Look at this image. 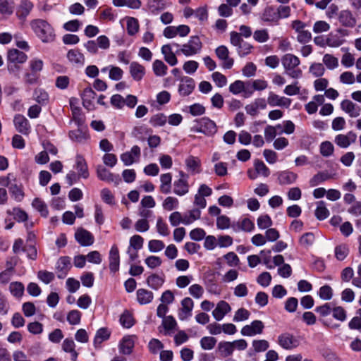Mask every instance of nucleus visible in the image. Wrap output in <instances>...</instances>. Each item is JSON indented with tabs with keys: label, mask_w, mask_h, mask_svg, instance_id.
Segmentation results:
<instances>
[{
	"label": "nucleus",
	"mask_w": 361,
	"mask_h": 361,
	"mask_svg": "<svg viewBox=\"0 0 361 361\" xmlns=\"http://www.w3.org/2000/svg\"><path fill=\"white\" fill-rule=\"evenodd\" d=\"M31 29L36 36L44 43L54 41L56 35L53 27L45 20L34 19L30 23Z\"/></svg>",
	"instance_id": "obj_1"
},
{
	"label": "nucleus",
	"mask_w": 361,
	"mask_h": 361,
	"mask_svg": "<svg viewBox=\"0 0 361 361\" xmlns=\"http://www.w3.org/2000/svg\"><path fill=\"white\" fill-rule=\"evenodd\" d=\"M281 63L284 68L285 73L292 78H299L302 76V71L298 68L300 63L298 57L292 54H286L281 59Z\"/></svg>",
	"instance_id": "obj_2"
},
{
	"label": "nucleus",
	"mask_w": 361,
	"mask_h": 361,
	"mask_svg": "<svg viewBox=\"0 0 361 361\" xmlns=\"http://www.w3.org/2000/svg\"><path fill=\"white\" fill-rule=\"evenodd\" d=\"M247 347V343L244 339L235 340L232 342L221 341L218 343L217 350L222 357L231 356L235 349L244 350Z\"/></svg>",
	"instance_id": "obj_3"
},
{
	"label": "nucleus",
	"mask_w": 361,
	"mask_h": 361,
	"mask_svg": "<svg viewBox=\"0 0 361 361\" xmlns=\"http://www.w3.org/2000/svg\"><path fill=\"white\" fill-rule=\"evenodd\" d=\"M202 48V43L197 35L191 36L188 42L181 46L178 52L182 53L185 56H190L199 54Z\"/></svg>",
	"instance_id": "obj_4"
},
{
	"label": "nucleus",
	"mask_w": 361,
	"mask_h": 361,
	"mask_svg": "<svg viewBox=\"0 0 361 361\" xmlns=\"http://www.w3.org/2000/svg\"><path fill=\"white\" fill-rule=\"evenodd\" d=\"M337 33L330 32L326 37L327 46L332 48H337L343 44L345 40L342 37L349 35V31L345 29L338 28Z\"/></svg>",
	"instance_id": "obj_5"
},
{
	"label": "nucleus",
	"mask_w": 361,
	"mask_h": 361,
	"mask_svg": "<svg viewBox=\"0 0 361 361\" xmlns=\"http://www.w3.org/2000/svg\"><path fill=\"white\" fill-rule=\"evenodd\" d=\"M277 342L281 348L286 350H292L300 344L298 338L288 332L280 334L278 336Z\"/></svg>",
	"instance_id": "obj_6"
},
{
	"label": "nucleus",
	"mask_w": 361,
	"mask_h": 361,
	"mask_svg": "<svg viewBox=\"0 0 361 361\" xmlns=\"http://www.w3.org/2000/svg\"><path fill=\"white\" fill-rule=\"evenodd\" d=\"M264 328V323L260 320H255L250 324L244 326L240 331V334L244 336H254L261 334Z\"/></svg>",
	"instance_id": "obj_7"
},
{
	"label": "nucleus",
	"mask_w": 361,
	"mask_h": 361,
	"mask_svg": "<svg viewBox=\"0 0 361 361\" xmlns=\"http://www.w3.org/2000/svg\"><path fill=\"white\" fill-rule=\"evenodd\" d=\"M357 135L353 131H349L346 134H338L334 137V142L341 148H348L356 141Z\"/></svg>",
	"instance_id": "obj_8"
},
{
	"label": "nucleus",
	"mask_w": 361,
	"mask_h": 361,
	"mask_svg": "<svg viewBox=\"0 0 361 361\" xmlns=\"http://www.w3.org/2000/svg\"><path fill=\"white\" fill-rule=\"evenodd\" d=\"M215 54L219 60L222 61V67L225 69H230L232 68L234 61L232 58L229 57V50L224 46L221 45L216 48Z\"/></svg>",
	"instance_id": "obj_9"
},
{
	"label": "nucleus",
	"mask_w": 361,
	"mask_h": 361,
	"mask_svg": "<svg viewBox=\"0 0 361 361\" xmlns=\"http://www.w3.org/2000/svg\"><path fill=\"white\" fill-rule=\"evenodd\" d=\"M181 307L178 310V317L181 321L187 320L191 315L194 307L193 300L189 298H183L180 302Z\"/></svg>",
	"instance_id": "obj_10"
},
{
	"label": "nucleus",
	"mask_w": 361,
	"mask_h": 361,
	"mask_svg": "<svg viewBox=\"0 0 361 361\" xmlns=\"http://www.w3.org/2000/svg\"><path fill=\"white\" fill-rule=\"evenodd\" d=\"M97 177L107 183H113L118 185L121 182V178L118 174H114L102 166H98L97 168Z\"/></svg>",
	"instance_id": "obj_11"
},
{
	"label": "nucleus",
	"mask_w": 361,
	"mask_h": 361,
	"mask_svg": "<svg viewBox=\"0 0 361 361\" xmlns=\"http://www.w3.org/2000/svg\"><path fill=\"white\" fill-rule=\"evenodd\" d=\"M34 5L30 0H20V4L17 6L16 15L17 18L22 22H25L27 17L30 15L33 9Z\"/></svg>",
	"instance_id": "obj_12"
},
{
	"label": "nucleus",
	"mask_w": 361,
	"mask_h": 361,
	"mask_svg": "<svg viewBox=\"0 0 361 361\" xmlns=\"http://www.w3.org/2000/svg\"><path fill=\"white\" fill-rule=\"evenodd\" d=\"M140 154V148L137 145H134L130 151L124 152L121 155V159L125 166H130L139 160Z\"/></svg>",
	"instance_id": "obj_13"
},
{
	"label": "nucleus",
	"mask_w": 361,
	"mask_h": 361,
	"mask_svg": "<svg viewBox=\"0 0 361 361\" xmlns=\"http://www.w3.org/2000/svg\"><path fill=\"white\" fill-rule=\"evenodd\" d=\"M266 108L267 102L264 98L255 99L245 106L246 113L252 116H257L260 109H265Z\"/></svg>",
	"instance_id": "obj_14"
},
{
	"label": "nucleus",
	"mask_w": 361,
	"mask_h": 361,
	"mask_svg": "<svg viewBox=\"0 0 361 361\" xmlns=\"http://www.w3.org/2000/svg\"><path fill=\"white\" fill-rule=\"evenodd\" d=\"M267 103L271 106H281L288 108L291 104V99L285 97L279 96L274 92H269Z\"/></svg>",
	"instance_id": "obj_15"
},
{
	"label": "nucleus",
	"mask_w": 361,
	"mask_h": 361,
	"mask_svg": "<svg viewBox=\"0 0 361 361\" xmlns=\"http://www.w3.org/2000/svg\"><path fill=\"white\" fill-rule=\"evenodd\" d=\"M76 240L82 246H90L94 243V236L88 231L80 228L75 233Z\"/></svg>",
	"instance_id": "obj_16"
},
{
	"label": "nucleus",
	"mask_w": 361,
	"mask_h": 361,
	"mask_svg": "<svg viewBox=\"0 0 361 361\" xmlns=\"http://www.w3.org/2000/svg\"><path fill=\"white\" fill-rule=\"evenodd\" d=\"M71 268V259L69 257H61L56 262L58 278L63 279Z\"/></svg>",
	"instance_id": "obj_17"
},
{
	"label": "nucleus",
	"mask_w": 361,
	"mask_h": 361,
	"mask_svg": "<svg viewBox=\"0 0 361 361\" xmlns=\"http://www.w3.org/2000/svg\"><path fill=\"white\" fill-rule=\"evenodd\" d=\"M341 109L352 118L358 117L361 112V108L348 99L341 102Z\"/></svg>",
	"instance_id": "obj_18"
},
{
	"label": "nucleus",
	"mask_w": 361,
	"mask_h": 361,
	"mask_svg": "<svg viewBox=\"0 0 361 361\" xmlns=\"http://www.w3.org/2000/svg\"><path fill=\"white\" fill-rule=\"evenodd\" d=\"M231 310V307L230 305L224 300H221L217 303L216 307L212 311V315L216 321H221Z\"/></svg>",
	"instance_id": "obj_19"
},
{
	"label": "nucleus",
	"mask_w": 361,
	"mask_h": 361,
	"mask_svg": "<svg viewBox=\"0 0 361 361\" xmlns=\"http://www.w3.org/2000/svg\"><path fill=\"white\" fill-rule=\"evenodd\" d=\"M338 20L340 23L348 27H354L357 23L355 17L349 10H343L338 14Z\"/></svg>",
	"instance_id": "obj_20"
},
{
	"label": "nucleus",
	"mask_w": 361,
	"mask_h": 361,
	"mask_svg": "<svg viewBox=\"0 0 361 361\" xmlns=\"http://www.w3.org/2000/svg\"><path fill=\"white\" fill-rule=\"evenodd\" d=\"M198 123L202 126V133L207 136H212L217 131L216 123L207 117L200 118Z\"/></svg>",
	"instance_id": "obj_21"
},
{
	"label": "nucleus",
	"mask_w": 361,
	"mask_h": 361,
	"mask_svg": "<svg viewBox=\"0 0 361 361\" xmlns=\"http://www.w3.org/2000/svg\"><path fill=\"white\" fill-rule=\"evenodd\" d=\"M67 59L71 63L78 67L82 66L85 61V56L77 49L69 50L67 53Z\"/></svg>",
	"instance_id": "obj_22"
},
{
	"label": "nucleus",
	"mask_w": 361,
	"mask_h": 361,
	"mask_svg": "<svg viewBox=\"0 0 361 361\" xmlns=\"http://www.w3.org/2000/svg\"><path fill=\"white\" fill-rule=\"evenodd\" d=\"M109 260L110 271L114 273L118 271L120 257L118 247L116 245H114L109 251Z\"/></svg>",
	"instance_id": "obj_23"
},
{
	"label": "nucleus",
	"mask_w": 361,
	"mask_h": 361,
	"mask_svg": "<svg viewBox=\"0 0 361 361\" xmlns=\"http://www.w3.org/2000/svg\"><path fill=\"white\" fill-rule=\"evenodd\" d=\"M195 88V81L192 78L183 77L180 80L178 92L182 96L189 95Z\"/></svg>",
	"instance_id": "obj_24"
},
{
	"label": "nucleus",
	"mask_w": 361,
	"mask_h": 361,
	"mask_svg": "<svg viewBox=\"0 0 361 361\" xmlns=\"http://www.w3.org/2000/svg\"><path fill=\"white\" fill-rule=\"evenodd\" d=\"M185 164L188 171L191 174L201 172V161L198 157L189 156L185 159Z\"/></svg>",
	"instance_id": "obj_25"
},
{
	"label": "nucleus",
	"mask_w": 361,
	"mask_h": 361,
	"mask_svg": "<svg viewBox=\"0 0 361 361\" xmlns=\"http://www.w3.org/2000/svg\"><path fill=\"white\" fill-rule=\"evenodd\" d=\"M75 169L77 170V173L82 178H87L89 177L88 167L84 157L78 154L75 157Z\"/></svg>",
	"instance_id": "obj_26"
},
{
	"label": "nucleus",
	"mask_w": 361,
	"mask_h": 361,
	"mask_svg": "<svg viewBox=\"0 0 361 361\" xmlns=\"http://www.w3.org/2000/svg\"><path fill=\"white\" fill-rule=\"evenodd\" d=\"M27 55L18 49H11L8 53V61L10 63H23L27 61Z\"/></svg>",
	"instance_id": "obj_27"
},
{
	"label": "nucleus",
	"mask_w": 361,
	"mask_h": 361,
	"mask_svg": "<svg viewBox=\"0 0 361 361\" xmlns=\"http://www.w3.org/2000/svg\"><path fill=\"white\" fill-rule=\"evenodd\" d=\"M324 101V95L316 94L313 97L312 101L305 105V109L309 114H313L317 112L318 106L323 104Z\"/></svg>",
	"instance_id": "obj_28"
},
{
	"label": "nucleus",
	"mask_w": 361,
	"mask_h": 361,
	"mask_svg": "<svg viewBox=\"0 0 361 361\" xmlns=\"http://www.w3.org/2000/svg\"><path fill=\"white\" fill-rule=\"evenodd\" d=\"M96 93L91 87L85 88L82 94V104L85 108L88 110L93 109V101L95 98Z\"/></svg>",
	"instance_id": "obj_29"
},
{
	"label": "nucleus",
	"mask_w": 361,
	"mask_h": 361,
	"mask_svg": "<svg viewBox=\"0 0 361 361\" xmlns=\"http://www.w3.org/2000/svg\"><path fill=\"white\" fill-rule=\"evenodd\" d=\"M15 10L13 0H0V19L11 16Z\"/></svg>",
	"instance_id": "obj_30"
},
{
	"label": "nucleus",
	"mask_w": 361,
	"mask_h": 361,
	"mask_svg": "<svg viewBox=\"0 0 361 361\" xmlns=\"http://www.w3.org/2000/svg\"><path fill=\"white\" fill-rule=\"evenodd\" d=\"M129 71L132 78L136 81L141 80L145 74V67L137 62L130 63Z\"/></svg>",
	"instance_id": "obj_31"
},
{
	"label": "nucleus",
	"mask_w": 361,
	"mask_h": 361,
	"mask_svg": "<svg viewBox=\"0 0 361 361\" xmlns=\"http://www.w3.org/2000/svg\"><path fill=\"white\" fill-rule=\"evenodd\" d=\"M261 20L268 23H278L279 16H277L276 8L273 6H267L263 11Z\"/></svg>",
	"instance_id": "obj_32"
},
{
	"label": "nucleus",
	"mask_w": 361,
	"mask_h": 361,
	"mask_svg": "<svg viewBox=\"0 0 361 361\" xmlns=\"http://www.w3.org/2000/svg\"><path fill=\"white\" fill-rule=\"evenodd\" d=\"M14 124L16 129L24 135H27L30 132V126L28 121L23 116L18 115L14 118Z\"/></svg>",
	"instance_id": "obj_33"
},
{
	"label": "nucleus",
	"mask_w": 361,
	"mask_h": 361,
	"mask_svg": "<svg viewBox=\"0 0 361 361\" xmlns=\"http://www.w3.org/2000/svg\"><path fill=\"white\" fill-rule=\"evenodd\" d=\"M137 302L140 305H146L150 303L153 298V293L144 288H140L136 292Z\"/></svg>",
	"instance_id": "obj_34"
},
{
	"label": "nucleus",
	"mask_w": 361,
	"mask_h": 361,
	"mask_svg": "<svg viewBox=\"0 0 361 361\" xmlns=\"http://www.w3.org/2000/svg\"><path fill=\"white\" fill-rule=\"evenodd\" d=\"M189 191V185L188 180L178 179L173 182V192L178 195L183 196L187 194Z\"/></svg>",
	"instance_id": "obj_35"
},
{
	"label": "nucleus",
	"mask_w": 361,
	"mask_h": 361,
	"mask_svg": "<svg viewBox=\"0 0 361 361\" xmlns=\"http://www.w3.org/2000/svg\"><path fill=\"white\" fill-rule=\"evenodd\" d=\"M170 4H171L166 0H149L147 3V8L150 12L157 13L168 7Z\"/></svg>",
	"instance_id": "obj_36"
},
{
	"label": "nucleus",
	"mask_w": 361,
	"mask_h": 361,
	"mask_svg": "<svg viewBox=\"0 0 361 361\" xmlns=\"http://www.w3.org/2000/svg\"><path fill=\"white\" fill-rule=\"evenodd\" d=\"M9 192L11 197L17 202H21L25 196L23 186L21 184H17L16 183H13L8 187Z\"/></svg>",
	"instance_id": "obj_37"
},
{
	"label": "nucleus",
	"mask_w": 361,
	"mask_h": 361,
	"mask_svg": "<svg viewBox=\"0 0 361 361\" xmlns=\"http://www.w3.org/2000/svg\"><path fill=\"white\" fill-rule=\"evenodd\" d=\"M133 347V337L131 336H127L123 337V338L122 339L119 345V350L121 353L125 355H129L131 353Z\"/></svg>",
	"instance_id": "obj_38"
},
{
	"label": "nucleus",
	"mask_w": 361,
	"mask_h": 361,
	"mask_svg": "<svg viewBox=\"0 0 361 361\" xmlns=\"http://www.w3.org/2000/svg\"><path fill=\"white\" fill-rule=\"evenodd\" d=\"M297 179V175L293 172L284 171L279 173L278 180L281 185H289L294 183Z\"/></svg>",
	"instance_id": "obj_39"
},
{
	"label": "nucleus",
	"mask_w": 361,
	"mask_h": 361,
	"mask_svg": "<svg viewBox=\"0 0 361 361\" xmlns=\"http://www.w3.org/2000/svg\"><path fill=\"white\" fill-rule=\"evenodd\" d=\"M161 53L164 56L165 61L171 66H175L178 63L175 54L171 50L170 44H165L161 47Z\"/></svg>",
	"instance_id": "obj_40"
},
{
	"label": "nucleus",
	"mask_w": 361,
	"mask_h": 361,
	"mask_svg": "<svg viewBox=\"0 0 361 361\" xmlns=\"http://www.w3.org/2000/svg\"><path fill=\"white\" fill-rule=\"evenodd\" d=\"M172 176L170 173H164L160 176V191L164 194H168L171 189Z\"/></svg>",
	"instance_id": "obj_41"
},
{
	"label": "nucleus",
	"mask_w": 361,
	"mask_h": 361,
	"mask_svg": "<svg viewBox=\"0 0 361 361\" xmlns=\"http://www.w3.org/2000/svg\"><path fill=\"white\" fill-rule=\"evenodd\" d=\"M75 344L73 339L66 338L62 344L63 350L66 352L71 353V360L73 361H76L78 357V353L75 350Z\"/></svg>",
	"instance_id": "obj_42"
},
{
	"label": "nucleus",
	"mask_w": 361,
	"mask_h": 361,
	"mask_svg": "<svg viewBox=\"0 0 361 361\" xmlns=\"http://www.w3.org/2000/svg\"><path fill=\"white\" fill-rule=\"evenodd\" d=\"M329 215V212L326 207L325 203L323 201L317 202V207L315 210V216L319 220H324Z\"/></svg>",
	"instance_id": "obj_43"
},
{
	"label": "nucleus",
	"mask_w": 361,
	"mask_h": 361,
	"mask_svg": "<svg viewBox=\"0 0 361 361\" xmlns=\"http://www.w3.org/2000/svg\"><path fill=\"white\" fill-rule=\"evenodd\" d=\"M32 206L37 210L42 216L47 217L49 212L45 202L39 198H35L32 202Z\"/></svg>",
	"instance_id": "obj_44"
},
{
	"label": "nucleus",
	"mask_w": 361,
	"mask_h": 361,
	"mask_svg": "<svg viewBox=\"0 0 361 361\" xmlns=\"http://www.w3.org/2000/svg\"><path fill=\"white\" fill-rule=\"evenodd\" d=\"M201 212L200 209H194L183 215V224L189 225L194 221L200 218Z\"/></svg>",
	"instance_id": "obj_45"
},
{
	"label": "nucleus",
	"mask_w": 361,
	"mask_h": 361,
	"mask_svg": "<svg viewBox=\"0 0 361 361\" xmlns=\"http://www.w3.org/2000/svg\"><path fill=\"white\" fill-rule=\"evenodd\" d=\"M164 282V279L157 274H152L147 279V285L155 290L159 288L163 285Z\"/></svg>",
	"instance_id": "obj_46"
},
{
	"label": "nucleus",
	"mask_w": 361,
	"mask_h": 361,
	"mask_svg": "<svg viewBox=\"0 0 361 361\" xmlns=\"http://www.w3.org/2000/svg\"><path fill=\"white\" fill-rule=\"evenodd\" d=\"M152 68L157 76H164L166 74L168 68L161 60H155L152 64Z\"/></svg>",
	"instance_id": "obj_47"
},
{
	"label": "nucleus",
	"mask_w": 361,
	"mask_h": 361,
	"mask_svg": "<svg viewBox=\"0 0 361 361\" xmlns=\"http://www.w3.org/2000/svg\"><path fill=\"white\" fill-rule=\"evenodd\" d=\"M24 290V286L20 282H12L9 285V290L12 295L14 296L15 298H20L23 295Z\"/></svg>",
	"instance_id": "obj_48"
},
{
	"label": "nucleus",
	"mask_w": 361,
	"mask_h": 361,
	"mask_svg": "<svg viewBox=\"0 0 361 361\" xmlns=\"http://www.w3.org/2000/svg\"><path fill=\"white\" fill-rule=\"evenodd\" d=\"M127 32L129 35H134L139 30L138 20L133 17L126 18Z\"/></svg>",
	"instance_id": "obj_49"
},
{
	"label": "nucleus",
	"mask_w": 361,
	"mask_h": 361,
	"mask_svg": "<svg viewBox=\"0 0 361 361\" xmlns=\"http://www.w3.org/2000/svg\"><path fill=\"white\" fill-rule=\"evenodd\" d=\"M254 167L259 176L264 178L268 177L270 174L269 169L264 164L262 161L255 160L254 162Z\"/></svg>",
	"instance_id": "obj_50"
},
{
	"label": "nucleus",
	"mask_w": 361,
	"mask_h": 361,
	"mask_svg": "<svg viewBox=\"0 0 361 361\" xmlns=\"http://www.w3.org/2000/svg\"><path fill=\"white\" fill-rule=\"evenodd\" d=\"M35 100L40 104H46L49 100V94L42 89H36L34 92Z\"/></svg>",
	"instance_id": "obj_51"
},
{
	"label": "nucleus",
	"mask_w": 361,
	"mask_h": 361,
	"mask_svg": "<svg viewBox=\"0 0 361 361\" xmlns=\"http://www.w3.org/2000/svg\"><path fill=\"white\" fill-rule=\"evenodd\" d=\"M216 342V339L212 336H204L200 341L202 348L207 350L213 349Z\"/></svg>",
	"instance_id": "obj_52"
},
{
	"label": "nucleus",
	"mask_w": 361,
	"mask_h": 361,
	"mask_svg": "<svg viewBox=\"0 0 361 361\" xmlns=\"http://www.w3.org/2000/svg\"><path fill=\"white\" fill-rule=\"evenodd\" d=\"M323 63L330 70H333L338 66V59L329 54H326L324 56Z\"/></svg>",
	"instance_id": "obj_53"
},
{
	"label": "nucleus",
	"mask_w": 361,
	"mask_h": 361,
	"mask_svg": "<svg viewBox=\"0 0 361 361\" xmlns=\"http://www.w3.org/2000/svg\"><path fill=\"white\" fill-rule=\"evenodd\" d=\"M178 200L174 197H167L162 203V207L165 210L172 211L178 206Z\"/></svg>",
	"instance_id": "obj_54"
},
{
	"label": "nucleus",
	"mask_w": 361,
	"mask_h": 361,
	"mask_svg": "<svg viewBox=\"0 0 361 361\" xmlns=\"http://www.w3.org/2000/svg\"><path fill=\"white\" fill-rule=\"evenodd\" d=\"M166 122L167 117L163 114L153 115L149 119V123L154 127L163 126Z\"/></svg>",
	"instance_id": "obj_55"
},
{
	"label": "nucleus",
	"mask_w": 361,
	"mask_h": 361,
	"mask_svg": "<svg viewBox=\"0 0 361 361\" xmlns=\"http://www.w3.org/2000/svg\"><path fill=\"white\" fill-rule=\"evenodd\" d=\"M120 323L125 328H130L134 324L133 315L128 311H124L121 315Z\"/></svg>",
	"instance_id": "obj_56"
},
{
	"label": "nucleus",
	"mask_w": 361,
	"mask_h": 361,
	"mask_svg": "<svg viewBox=\"0 0 361 361\" xmlns=\"http://www.w3.org/2000/svg\"><path fill=\"white\" fill-rule=\"evenodd\" d=\"M81 312L77 310L70 311L67 315V321L71 325L79 324L81 319Z\"/></svg>",
	"instance_id": "obj_57"
},
{
	"label": "nucleus",
	"mask_w": 361,
	"mask_h": 361,
	"mask_svg": "<svg viewBox=\"0 0 361 361\" xmlns=\"http://www.w3.org/2000/svg\"><path fill=\"white\" fill-rule=\"evenodd\" d=\"M252 345L256 353L264 352L269 347V342L264 339L254 340Z\"/></svg>",
	"instance_id": "obj_58"
},
{
	"label": "nucleus",
	"mask_w": 361,
	"mask_h": 361,
	"mask_svg": "<svg viewBox=\"0 0 361 361\" xmlns=\"http://www.w3.org/2000/svg\"><path fill=\"white\" fill-rule=\"evenodd\" d=\"M309 71L314 77H321L324 74L325 68L321 63H314L310 66Z\"/></svg>",
	"instance_id": "obj_59"
},
{
	"label": "nucleus",
	"mask_w": 361,
	"mask_h": 361,
	"mask_svg": "<svg viewBox=\"0 0 361 361\" xmlns=\"http://www.w3.org/2000/svg\"><path fill=\"white\" fill-rule=\"evenodd\" d=\"M253 38L257 42L264 43L268 41L269 39V33L267 30L262 29L255 30L253 33Z\"/></svg>",
	"instance_id": "obj_60"
},
{
	"label": "nucleus",
	"mask_w": 361,
	"mask_h": 361,
	"mask_svg": "<svg viewBox=\"0 0 361 361\" xmlns=\"http://www.w3.org/2000/svg\"><path fill=\"white\" fill-rule=\"evenodd\" d=\"M54 277L55 276L53 272L46 270H40L37 273V278L45 284L51 283L54 279Z\"/></svg>",
	"instance_id": "obj_61"
},
{
	"label": "nucleus",
	"mask_w": 361,
	"mask_h": 361,
	"mask_svg": "<svg viewBox=\"0 0 361 361\" xmlns=\"http://www.w3.org/2000/svg\"><path fill=\"white\" fill-rule=\"evenodd\" d=\"M123 71L118 66H109V77L112 80L118 81L123 77Z\"/></svg>",
	"instance_id": "obj_62"
},
{
	"label": "nucleus",
	"mask_w": 361,
	"mask_h": 361,
	"mask_svg": "<svg viewBox=\"0 0 361 361\" xmlns=\"http://www.w3.org/2000/svg\"><path fill=\"white\" fill-rule=\"evenodd\" d=\"M331 312L333 317L338 321L344 322L347 318L345 310L341 306L334 307Z\"/></svg>",
	"instance_id": "obj_63"
},
{
	"label": "nucleus",
	"mask_w": 361,
	"mask_h": 361,
	"mask_svg": "<svg viewBox=\"0 0 361 361\" xmlns=\"http://www.w3.org/2000/svg\"><path fill=\"white\" fill-rule=\"evenodd\" d=\"M212 78L219 87H223L227 84L226 77L219 72H214L212 75Z\"/></svg>",
	"instance_id": "obj_64"
}]
</instances>
